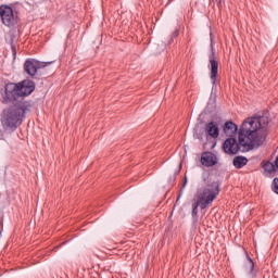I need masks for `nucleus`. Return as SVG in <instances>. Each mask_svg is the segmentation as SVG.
<instances>
[{
    "label": "nucleus",
    "instance_id": "obj_9",
    "mask_svg": "<svg viewBox=\"0 0 278 278\" xmlns=\"http://www.w3.org/2000/svg\"><path fill=\"white\" fill-rule=\"evenodd\" d=\"M211 62V80L216 84V77H218V62L214 59H210Z\"/></svg>",
    "mask_w": 278,
    "mask_h": 278
},
{
    "label": "nucleus",
    "instance_id": "obj_2",
    "mask_svg": "<svg viewBox=\"0 0 278 278\" xmlns=\"http://www.w3.org/2000/svg\"><path fill=\"white\" fill-rule=\"evenodd\" d=\"M266 127H268V116L249 117L245 119L239 131V143L236 138H228L224 142V151L228 155H236L239 151L243 153L266 142Z\"/></svg>",
    "mask_w": 278,
    "mask_h": 278
},
{
    "label": "nucleus",
    "instance_id": "obj_6",
    "mask_svg": "<svg viewBox=\"0 0 278 278\" xmlns=\"http://www.w3.org/2000/svg\"><path fill=\"white\" fill-rule=\"evenodd\" d=\"M200 162L202 166L211 168L212 166H216L218 164V157L212 152H203Z\"/></svg>",
    "mask_w": 278,
    "mask_h": 278
},
{
    "label": "nucleus",
    "instance_id": "obj_12",
    "mask_svg": "<svg viewBox=\"0 0 278 278\" xmlns=\"http://www.w3.org/2000/svg\"><path fill=\"white\" fill-rule=\"evenodd\" d=\"M274 192H276V194H278V178L274 179Z\"/></svg>",
    "mask_w": 278,
    "mask_h": 278
},
{
    "label": "nucleus",
    "instance_id": "obj_13",
    "mask_svg": "<svg viewBox=\"0 0 278 278\" xmlns=\"http://www.w3.org/2000/svg\"><path fill=\"white\" fill-rule=\"evenodd\" d=\"M249 266H250V270L253 271V260L249 258Z\"/></svg>",
    "mask_w": 278,
    "mask_h": 278
},
{
    "label": "nucleus",
    "instance_id": "obj_8",
    "mask_svg": "<svg viewBox=\"0 0 278 278\" xmlns=\"http://www.w3.org/2000/svg\"><path fill=\"white\" fill-rule=\"evenodd\" d=\"M238 131V126L233 124V122H226L224 125V134L226 136H235V134Z\"/></svg>",
    "mask_w": 278,
    "mask_h": 278
},
{
    "label": "nucleus",
    "instance_id": "obj_15",
    "mask_svg": "<svg viewBox=\"0 0 278 278\" xmlns=\"http://www.w3.org/2000/svg\"><path fill=\"white\" fill-rule=\"evenodd\" d=\"M212 47V55H214V45H211Z\"/></svg>",
    "mask_w": 278,
    "mask_h": 278
},
{
    "label": "nucleus",
    "instance_id": "obj_7",
    "mask_svg": "<svg viewBox=\"0 0 278 278\" xmlns=\"http://www.w3.org/2000/svg\"><path fill=\"white\" fill-rule=\"evenodd\" d=\"M205 132L211 136V138H218L219 130L218 125L214 122H210L205 125Z\"/></svg>",
    "mask_w": 278,
    "mask_h": 278
},
{
    "label": "nucleus",
    "instance_id": "obj_1",
    "mask_svg": "<svg viewBox=\"0 0 278 278\" xmlns=\"http://www.w3.org/2000/svg\"><path fill=\"white\" fill-rule=\"evenodd\" d=\"M33 90H35V86L31 80H23L18 85L14 83L5 85L2 103L7 105L12 103V105L4 109L1 116V124L4 129H16L23 123V118L29 112L23 97L31 94Z\"/></svg>",
    "mask_w": 278,
    "mask_h": 278
},
{
    "label": "nucleus",
    "instance_id": "obj_5",
    "mask_svg": "<svg viewBox=\"0 0 278 278\" xmlns=\"http://www.w3.org/2000/svg\"><path fill=\"white\" fill-rule=\"evenodd\" d=\"M49 64H53V61L50 62H40L34 59H28L24 63V71L27 73V75H30V77H34L38 73V70L46 68V66H49Z\"/></svg>",
    "mask_w": 278,
    "mask_h": 278
},
{
    "label": "nucleus",
    "instance_id": "obj_10",
    "mask_svg": "<svg viewBox=\"0 0 278 278\" xmlns=\"http://www.w3.org/2000/svg\"><path fill=\"white\" fill-rule=\"evenodd\" d=\"M248 162L249 160H247L244 156H236L233 159V166L235 168H242V166H247Z\"/></svg>",
    "mask_w": 278,
    "mask_h": 278
},
{
    "label": "nucleus",
    "instance_id": "obj_4",
    "mask_svg": "<svg viewBox=\"0 0 278 278\" xmlns=\"http://www.w3.org/2000/svg\"><path fill=\"white\" fill-rule=\"evenodd\" d=\"M0 18L7 27H14L18 23V15L8 4L0 5Z\"/></svg>",
    "mask_w": 278,
    "mask_h": 278
},
{
    "label": "nucleus",
    "instance_id": "obj_3",
    "mask_svg": "<svg viewBox=\"0 0 278 278\" xmlns=\"http://www.w3.org/2000/svg\"><path fill=\"white\" fill-rule=\"evenodd\" d=\"M204 187L198 190L194 202L192 204V216L199 214V207L205 210L214 203V200L220 194V182L210 179L208 176H203Z\"/></svg>",
    "mask_w": 278,
    "mask_h": 278
},
{
    "label": "nucleus",
    "instance_id": "obj_14",
    "mask_svg": "<svg viewBox=\"0 0 278 278\" xmlns=\"http://www.w3.org/2000/svg\"><path fill=\"white\" fill-rule=\"evenodd\" d=\"M211 1H212V3H216L218 5H220V3H223V0H211Z\"/></svg>",
    "mask_w": 278,
    "mask_h": 278
},
{
    "label": "nucleus",
    "instance_id": "obj_11",
    "mask_svg": "<svg viewBox=\"0 0 278 278\" xmlns=\"http://www.w3.org/2000/svg\"><path fill=\"white\" fill-rule=\"evenodd\" d=\"M263 168L266 173H275V164L270 163V162H266L264 165H263Z\"/></svg>",
    "mask_w": 278,
    "mask_h": 278
}]
</instances>
